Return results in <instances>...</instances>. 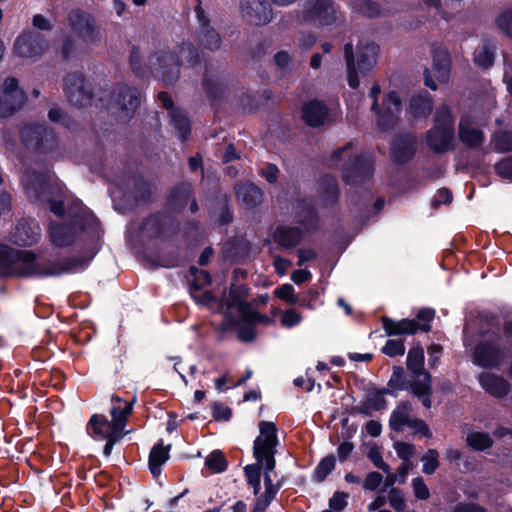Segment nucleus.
Listing matches in <instances>:
<instances>
[{
  "label": "nucleus",
  "mask_w": 512,
  "mask_h": 512,
  "mask_svg": "<svg viewBox=\"0 0 512 512\" xmlns=\"http://www.w3.org/2000/svg\"><path fill=\"white\" fill-rule=\"evenodd\" d=\"M469 124V120L461 117L458 125L459 140L470 149H479L485 141V134L481 129L472 128Z\"/></svg>",
  "instance_id": "2f4dec72"
},
{
  "label": "nucleus",
  "mask_w": 512,
  "mask_h": 512,
  "mask_svg": "<svg viewBox=\"0 0 512 512\" xmlns=\"http://www.w3.org/2000/svg\"><path fill=\"white\" fill-rule=\"evenodd\" d=\"M436 129H446L449 132L455 133V117L452 109L447 104H442L436 108L434 113V125Z\"/></svg>",
  "instance_id": "a19ab883"
},
{
  "label": "nucleus",
  "mask_w": 512,
  "mask_h": 512,
  "mask_svg": "<svg viewBox=\"0 0 512 512\" xmlns=\"http://www.w3.org/2000/svg\"><path fill=\"white\" fill-rule=\"evenodd\" d=\"M480 386L489 395L502 399L511 391V384L502 376L491 372H482L478 376Z\"/></svg>",
  "instance_id": "393cba45"
},
{
  "label": "nucleus",
  "mask_w": 512,
  "mask_h": 512,
  "mask_svg": "<svg viewBox=\"0 0 512 512\" xmlns=\"http://www.w3.org/2000/svg\"><path fill=\"white\" fill-rule=\"evenodd\" d=\"M382 328L386 336H403L415 335L418 331L428 333L431 331V325H419L416 320L403 318L401 320H394L389 316L381 317Z\"/></svg>",
  "instance_id": "aec40b11"
},
{
  "label": "nucleus",
  "mask_w": 512,
  "mask_h": 512,
  "mask_svg": "<svg viewBox=\"0 0 512 512\" xmlns=\"http://www.w3.org/2000/svg\"><path fill=\"white\" fill-rule=\"evenodd\" d=\"M126 186L130 197L135 203L147 204L151 202L155 187L144 174L140 172L133 173Z\"/></svg>",
  "instance_id": "4be33fe9"
},
{
  "label": "nucleus",
  "mask_w": 512,
  "mask_h": 512,
  "mask_svg": "<svg viewBox=\"0 0 512 512\" xmlns=\"http://www.w3.org/2000/svg\"><path fill=\"white\" fill-rule=\"evenodd\" d=\"M374 171L372 158L365 154H357L343 163L340 176L346 185L361 186L372 181Z\"/></svg>",
  "instance_id": "0eeeda50"
},
{
  "label": "nucleus",
  "mask_w": 512,
  "mask_h": 512,
  "mask_svg": "<svg viewBox=\"0 0 512 512\" xmlns=\"http://www.w3.org/2000/svg\"><path fill=\"white\" fill-rule=\"evenodd\" d=\"M373 198V194L369 189L361 192L355 191L350 198L351 204L357 209L359 213L365 212Z\"/></svg>",
  "instance_id": "69168bd1"
},
{
  "label": "nucleus",
  "mask_w": 512,
  "mask_h": 512,
  "mask_svg": "<svg viewBox=\"0 0 512 512\" xmlns=\"http://www.w3.org/2000/svg\"><path fill=\"white\" fill-rule=\"evenodd\" d=\"M48 119L56 124H60L66 129H73L76 126V121L63 109L58 106L50 108L48 111Z\"/></svg>",
  "instance_id": "4d7b16f0"
},
{
  "label": "nucleus",
  "mask_w": 512,
  "mask_h": 512,
  "mask_svg": "<svg viewBox=\"0 0 512 512\" xmlns=\"http://www.w3.org/2000/svg\"><path fill=\"white\" fill-rule=\"evenodd\" d=\"M113 106L119 109L118 120L127 123L135 115L141 103V91L139 88L118 83L110 95Z\"/></svg>",
  "instance_id": "6e6552de"
},
{
  "label": "nucleus",
  "mask_w": 512,
  "mask_h": 512,
  "mask_svg": "<svg viewBox=\"0 0 512 512\" xmlns=\"http://www.w3.org/2000/svg\"><path fill=\"white\" fill-rule=\"evenodd\" d=\"M212 215L216 217V221L221 226L228 225L233 221V210L228 198L224 197L217 200L213 207Z\"/></svg>",
  "instance_id": "603ef678"
},
{
  "label": "nucleus",
  "mask_w": 512,
  "mask_h": 512,
  "mask_svg": "<svg viewBox=\"0 0 512 512\" xmlns=\"http://www.w3.org/2000/svg\"><path fill=\"white\" fill-rule=\"evenodd\" d=\"M27 100L26 94L19 89V81L15 77H7L3 88H0V118L12 116L22 109Z\"/></svg>",
  "instance_id": "4468645a"
},
{
  "label": "nucleus",
  "mask_w": 512,
  "mask_h": 512,
  "mask_svg": "<svg viewBox=\"0 0 512 512\" xmlns=\"http://www.w3.org/2000/svg\"><path fill=\"white\" fill-rule=\"evenodd\" d=\"M247 484L253 488V494L259 495L261 490V466L258 464H248L244 467Z\"/></svg>",
  "instance_id": "6e6d98bb"
},
{
  "label": "nucleus",
  "mask_w": 512,
  "mask_h": 512,
  "mask_svg": "<svg viewBox=\"0 0 512 512\" xmlns=\"http://www.w3.org/2000/svg\"><path fill=\"white\" fill-rule=\"evenodd\" d=\"M336 457L334 454H328L323 457L312 473V479L316 483H322L326 480L329 474L335 469Z\"/></svg>",
  "instance_id": "09e8293b"
},
{
  "label": "nucleus",
  "mask_w": 512,
  "mask_h": 512,
  "mask_svg": "<svg viewBox=\"0 0 512 512\" xmlns=\"http://www.w3.org/2000/svg\"><path fill=\"white\" fill-rule=\"evenodd\" d=\"M180 53L184 62L190 68H195L202 62L201 53L192 43H183L180 47Z\"/></svg>",
  "instance_id": "bf43d9fd"
},
{
  "label": "nucleus",
  "mask_w": 512,
  "mask_h": 512,
  "mask_svg": "<svg viewBox=\"0 0 512 512\" xmlns=\"http://www.w3.org/2000/svg\"><path fill=\"white\" fill-rule=\"evenodd\" d=\"M189 273L194 277L190 283V291H201L212 283V276L207 270L199 269L194 265L189 267Z\"/></svg>",
  "instance_id": "5fc2aeb1"
},
{
  "label": "nucleus",
  "mask_w": 512,
  "mask_h": 512,
  "mask_svg": "<svg viewBox=\"0 0 512 512\" xmlns=\"http://www.w3.org/2000/svg\"><path fill=\"white\" fill-rule=\"evenodd\" d=\"M467 445L474 451H486L490 449L494 441L487 432L473 431L466 437Z\"/></svg>",
  "instance_id": "8fccbe9b"
},
{
  "label": "nucleus",
  "mask_w": 512,
  "mask_h": 512,
  "mask_svg": "<svg viewBox=\"0 0 512 512\" xmlns=\"http://www.w3.org/2000/svg\"><path fill=\"white\" fill-rule=\"evenodd\" d=\"M424 350L421 346L412 347L407 355L406 365L414 377H420L422 373H429L424 369Z\"/></svg>",
  "instance_id": "79ce46f5"
},
{
  "label": "nucleus",
  "mask_w": 512,
  "mask_h": 512,
  "mask_svg": "<svg viewBox=\"0 0 512 512\" xmlns=\"http://www.w3.org/2000/svg\"><path fill=\"white\" fill-rule=\"evenodd\" d=\"M391 390L385 387L379 389H373L368 392L367 398L363 401L364 405L367 406L368 411L373 413L375 411H382L387 408V400L385 395L391 396Z\"/></svg>",
  "instance_id": "c03bdc74"
},
{
  "label": "nucleus",
  "mask_w": 512,
  "mask_h": 512,
  "mask_svg": "<svg viewBox=\"0 0 512 512\" xmlns=\"http://www.w3.org/2000/svg\"><path fill=\"white\" fill-rule=\"evenodd\" d=\"M194 194L191 182L179 181L167 191L165 202L167 209L175 214L182 213Z\"/></svg>",
  "instance_id": "6ab92c4d"
},
{
  "label": "nucleus",
  "mask_w": 512,
  "mask_h": 512,
  "mask_svg": "<svg viewBox=\"0 0 512 512\" xmlns=\"http://www.w3.org/2000/svg\"><path fill=\"white\" fill-rule=\"evenodd\" d=\"M405 343L403 339H389L382 347L381 352L388 357L403 356L405 354Z\"/></svg>",
  "instance_id": "338daca9"
},
{
  "label": "nucleus",
  "mask_w": 512,
  "mask_h": 512,
  "mask_svg": "<svg viewBox=\"0 0 512 512\" xmlns=\"http://www.w3.org/2000/svg\"><path fill=\"white\" fill-rule=\"evenodd\" d=\"M300 216L299 223L306 232H316L319 229L320 218L313 205L305 206Z\"/></svg>",
  "instance_id": "864d4df0"
},
{
  "label": "nucleus",
  "mask_w": 512,
  "mask_h": 512,
  "mask_svg": "<svg viewBox=\"0 0 512 512\" xmlns=\"http://www.w3.org/2000/svg\"><path fill=\"white\" fill-rule=\"evenodd\" d=\"M503 336L512 340V319L503 323L502 334L499 331L487 330L472 351L473 363L484 369H495L507 358V348L501 344Z\"/></svg>",
  "instance_id": "7ed1b4c3"
},
{
  "label": "nucleus",
  "mask_w": 512,
  "mask_h": 512,
  "mask_svg": "<svg viewBox=\"0 0 512 512\" xmlns=\"http://www.w3.org/2000/svg\"><path fill=\"white\" fill-rule=\"evenodd\" d=\"M129 65L133 74L138 78H145L147 67L141 60V53L137 46H132L129 54Z\"/></svg>",
  "instance_id": "052dcab7"
},
{
  "label": "nucleus",
  "mask_w": 512,
  "mask_h": 512,
  "mask_svg": "<svg viewBox=\"0 0 512 512\" xmlns=\"http://www.w3.org/2000/svg\"><path fill=\"white\" fill-rule=\"evenodd\" d=\"M41 238L38 222L32 218H21L10 235L12 244L18 247H31Z\"/></svg>",
  "instance_id": "a211bd4d"
},
{
  "label": "nucleus",
  "mask_w": 512,
  "mask_h": 512,
  "mask_svg": "<svg viewBox=\"0 0 512 512\" xmlns=\"http://www.w3.org/2000/svg\"><path fill=\"white\" fill-rule=\"evenodd\" d=\"M417 152V137L411 132H400L390 142V159L396 165L409 163Z\"/></svg>",
  "instance_id": "2eb2a0df"
},
{
  "label": "nucleus",
  "mask_w": 512,
  "mask_h": 512,
  "mask_svg": "<svg viewBox=\"0 0 512 512\" xmlns=\"http://www.w3.org/2000/svg\"><path fill=\"white\" fill-rule=\"evenodd\" d=\"M169 118L177 138L182 143L186 142L191 135V121L188 113L182 108L173 109L169 112Z\"/></svg>",
  "instance_id": "f704fd0d"
},
{
  "label": "nucleus",
  "mask_w": 512,
  "mask_h": 512,
  "mask_svg": "<svg viewBox=\"0 0 512 512\" xmlns=\"http://www.w3.org/2000/svg\"><path fill=\"white\" fill-rule=\"evenodd\" d=\"M22 145L38 155L54 157L58 154L59 138L46 123L27 122L19 129Z\"/></svg>",
  "instance_id": "20e7f679"
},
{
  "label": "nucleus",
  "mask_w": 512,
  "mask_h": 512,
  "mask_svg": "<svg viewBox=\"0 0 512 512\" xmlns=\"http://www.w3.org/2000/svg\"><path fill=\"white\" fill-rule=\"evenodd\" d=\"M495 150L498 153L512 152V130H502L494 136Z\"/></svg>",
  "instance_id": "0e129e2a"
},
{
  "label": "nucleus",
  "mask_w": 512,
  "mask_h": 512,
  "mask_svg": "<svg viewBox=\"0 0 512 512\" xmlns=\"http://www.w3.org/2000/svg\"><path fill=\"white\" fill-rule=\"evenodd\" d=\"M139 231L148 240L166 241L179 233L180 222L168 212L158 210L143 218Z\"/></svg>",
  "instance_id": "39448f33"
},
{
  "label": "nucleus",
  "mask_w": 512,
  "mask_h": 512,
  "mask_svg": "<svg viewBox=\"0 0 512 512\" xmlns=\"http://www.w3.org/2000/svg\"><path fill=\"white\" fill-rule=\"evenodd\" d=\"M412 411L410 401H401L392 411L389 418V427L395 432H402L405 426H409L412 418L409 417Z\"/></svg>",
  "instance_id": "e433bc0d"
},
{
  "label": "nucleus",
  "mask_w": 512,
  "mask_h": 512,
  "mask_svg": "<svg viewBox=\"0 0 512 512\" xmlns=\"http://www.w3.org/2000/svg\"><path fill=\"white\" fill-rule=\"evenodd\" d=\"M421 376H423L422 379L415 377L413 381H410L408 390L420 400L425 408L429 409L432 406V376L430 373H422Z\"/></svg>",
  "instance_id": "7c9ffc66"
},
{
  "label": "nucleus",
  "mask_w": 512,
  "mask_h": 512,
  "mask_svg": "<svg viewBox=\"0 0 512 512\" xmlns=\"http://www.w3.org/2000/svg\"><path fill=\"white\" fill-rule=\"evenodd\" d=\"M67 214L69 223L54 222L50 225V238L55 246L63 248L72 245L78 231L98 235L100 221L80 200L68 205Z\"/></svg>",
  "instance_id": "f03ea898"
},
{
  "label": "nucleus",
  "mask_w": 512,
  "mask_h": 512,
  "mask_svg": "<svg viewBox=\"0 0 512 512\" xmlns=\"http://www.w3.org/2000/svg\"><path fill=\"white\" fill-rule=\"evenodd\" d=\"M410 380L402 366H393L392 375L387 383V389H390L391 396L397 397L398 391L408 390Z\"/></svg>",
  "instance_id": "37998d69"
},
{
  "label": "nucleus",
  "mask_w": 512,
  "mask_h": 512,
  "mask_svg": "<svg viewBox=\"0 0 512 512\" xmlns=\"http://www.w3.org/2000/svg\"><path fill=\"white\" fill-rule=\"evenodd\" d=\"M64 92L68 101L77 107L90 106L93 103L92 85L81 72H70L63 79Z\"/></svg>",
  "instance_id": "1a4fd4ad"
},
{
  "label": "nucleus",
  "mask_w": 512,
  "mask_h": 512,
  "mask_svg": "<svg viewBox=\"0 0 512 512\" xmlns=\"http://www.w3.org/2000/svg\"><path fill=\"white\" fill-rule=\"evenodd\" d=\"M205 466L215 473H223L228 468V461L222 451L214 450L206 458Z\"/></svg>",
  "instance_id": "13d9d810"
},
{
  "label": "nucleus",
  "mask_w": 512,
  "mask_h": 512,
  "mask_svg": "<svg viewBox=\"0 0 512 512\" xmlns=\"http://www.w3.org/2000/svg\"><path fill=\"white\" fill-rule=\"evenodd\" d=\"M236 195L248 209H254L263 202V190L255 183L247 182L236 187Z\"/></svg>",
  "instance_id": "72a5a7b5"
},
{
  "label": "nucleus",
  "mask_w": 512,
  "mask_h": 512,
  "mask_svg": "<svg viewBox=\"0 0 512 512\" xmlns=\"http://www.w3.org/2000/svg\"><path fill=\"white\" fill-rule=\"evenodd\" d=\"M432 69L439 82H446L450 75L451 57L448 50L442 46L433 45L431 48Z\"/></svg>",
  "instance_id": "c85d7f7f"
},
{
  "label": "nucleus",
  "mask_w": 512,
  "mask_h": 512,
  "mask_svg": "<svg viewBox=\"0 0 512 512\" xmlns=\"http://www.w3.org/2000/svg\"><path fill=\"white\" fill-rule=\"evenodd\" d=\"M243 18L251 25L264 26L273 19V10L268 0H241Z\"/></svg>",
  "instance_id": "f3484780"
},
{
  "label": "nucleus",
  "mask_w": 512,
  "mask_h": 512,
  "mask_svg": "<svg viewBox=\"0 0 512 512\" xmlns=\"http://www.w3.org/2000/svg\"><path fill=\"white\" fill-rule=\"evenodd\" d=\"M198 43L207 50L216 51L221 46V36L210 25L200 27L197 32Z\"/></svg>",
  "instance_id": "ea45409f"
},
{
  "label": "nucleus",
  "mask_w": 512,
  "mask_h": 512,
  "mask_svg": "<svg viewBox=\"0 0 512 512\" xmlns=\"http://www.w3.org/2000/svg\"><path fill=\"white\" fill-rule=\"evenodd\" d=\"M301 18L307 24L332 26L337 21V7L333 0H313L305 4Z\"/></svg>",
  "instance_id": "9b49d317"
},
{
  "label": "nucleus",
  "mask_w": 512,
  "mask_h": 512,
  "mask_svg": "<svg viewBox=\"0 0 512 512\" xmlns=\"http://www.w3.org/2000/svg\"><path fill=\"white\" fill-rule=\"evenodd\" d=\"M324 293V288L312 286L307 292L299 295L298 305L308 309H314L318 305L320 295Z\"/></svg>",
  "instance_id": "680f3d73"
},
{
  "label": "nucleus",
  "mask_w": 512,
  "mask_h": 512,
  "mask_svg": "<svg viewBox=\"0 0 512 512\" xmlns=\"http://www.w3.org/2000/svg\"><path fill=\"white\" fill-rule=\"evenodd\" d=\"M434 108L433 96L427 90H421L409 99L408 112L415 120L428 118Z\"/></svg>",
  "instance_id": "a878e982"
},
{
  "label": "nucleus",
  "mask_w": 512,
  "mask_h": 512,
  "mask_svg": "<svg viewBox=\"0 0 512 512\" xmlns=\"http://www.w3.org/2000/svg\"><path fill=\"white\" fill-rule=\"evenodd\" d=\"M377 115V127L382 132H388L395 128L400 120L402 111V99L394 90L386 93L379 109L371 110Z\"/></svg>",
  "instance_id": "f8f14e48"
},
{
  "label": "nucleus",
  "mask_w": 512,
  "mask_h": 512,
  "mask_svg": "<svg viewBox=\"0 0 512 512\" xmlns=\"http://www.w3.org/2000/svg\"><path fill=\"white\" fill-rule=\"evenodd\" d=\"M495 53L493 46L485 41L481 47H478L474 52L473 61L476 66L482 69H488L494 64Z\"/></svg>",
  "instance_id": "de8ad7c7"
},
{
  "label": "nucleus",
  "mask_w": 512,
  "mask_h": 512,
  "mask_svg": "<svg viewBox=\"0 0 512 512\" xmlns=\"http://www.w3.org/2000/svg\"><path fill=\"white\" fill-rule=\"evenodd\" d=\"M68 23L72 32L88 43L100 41V28L92 14L80 8L73 9L68 14Z\"/></svg>",
  "instance_id": "ddd939ff"
},
{
  "label": "nucleus",
  "mask_w": 512,
  "mask_h": 512,
  "mask_svg": "<svg viewBox=\"0 0 512 512\" xmlns=\"http://www.w3.org/2000/svg\"><path fill=\"white\" fill-rule=\"evenodd\" d=\"M277 426L271 421H261L259 423V435L253 443V457L255 464L261 466L262 459L270 458L276 455L279 439L277 435Z\"/></svg>",
  "instance_id": "9d476101"
},
{
  "label": "nucleus",
  "mask_w": 512,
  "mask_h": 512,
  "mask_svg": "<svg viewBox=\"0 0 512 512\" xmlns=\"http://www.w3.org/2000/svg\"><path fill=\"white\" fill-rule=\"evenodd\" d=\"M354 10L368 19L379 18L382 15V7L375 0H355Z\"/></svg>",
  "instance_id": "3c124183"
},
{
  "label": "nucleus",
  "mask_w": 512,
  "mask_h": 512,
  "mask_svg": "<svg viewBox=\"0 0 512 512\" xmlns=\"http://www.w3.org/2000/svg\"><path fill=\"white\" fill-rule=\"evenodd\" d=\"M149 65L155 77L167 85H172L180 77V68L183 62L176 52L167 48L152 54L149 57Z\"/></svg>",
  "instance_id": "423d86ee"
},
{
  "label": "nucleus",
  "mask_w": 512,
  "mask_h": 512,
  "mask_svg": "<svg viewBox=\"0 0 512 512\" xmlns=\"http://www.w3.org/2000/svg\"><path fill=\"white\" fill-rule=\"evenodd\" d=\"M202 85L206 97L211 101V106L220 103L228 89L226 81L213 79L207 75H204Z\"/></svg>",
  "instance_id": "4c0bfd02"
},
{
  "label": "nucleus",
  "mask_w": 512,
  "mask_h": 512,
  "mask_svg": "<svg viewBox=\"0 0 512 512\" xmlns=\"http://www.w3.org/2000/svg\"><path fill=\"white\" fill-rule=\"evenodd\" d=\"M65 192L61 187H57L48 197H45L40 202L47 203L49 210L55 216L62 218L65 216L67 210L65 209Z\"/></svg>",
  "instance_id": "49530a36"
},
{
  "label": "nucleus",
  "mask_w": 512,
  "mask_h": 512,
  "mask_svg": "<svg viewBox=\"0 0 512 512\" xmlns=\"http://www.w3.org/2000/svg\"><path fill=\"white\" fill-rule=\"evenodd\" d=\"M339 184L332 175H325L321 179V200L325 207L334 206L339 201Z\"/></svg>",
  "instance_id": "58836bf2"
},
{
  "label": "nucleus",
  "mask_w": 512,
  "mask_h": 512,
  "mask_svg": "<svg viewBox=\"0 0 512 512\" xmlns=\"http://www.w3.org/2000/svg\"><path fill=\"white\" fill-rule=\"evenodd\" d=\"M136 398L133 397L131 400H125L119 396L113 395L111 397V409L110 415L112 417L113 429L118 431H125V427L128 422V417L133 412V406Z\"/></svg>",
  "instance_id": "b1692460"
},
{
  "label": "nucleus",
  "mask_w": 512,
  "mask_h": 512,
  "mask_svg": "<svg viewBox=\"0 0 512 512\" xmlns=\"http://www.w3.org/2000/svg\"><path fill=\"white\" fill-rule=\"evenodd\" d=\"M95 252L89 256H56L40 263L39 254L33 250L17 249L0 242V278L31 279L59 277L85 270L93 259Z\"/></svg>",
  "instance_id": "f257e3e1"
},
{
  "label": "nucleus",
  "mask_w": 512,
  "mask_h": 512,
  "mask_svg": "<svg viewBox=\"0 0 512 512\" xmlns=\"http://www.w3.org/2000/svg\"><path fill=\"white\" fill-rule=\"evenodd\" d=\"M344 57L346 61L348 85L351 89H357L360 85V80L356 69L355 56L351 43L344 45Z\"/></svg>",
  "instance_id": "a18cd8bd"
},
{
  "label": "nucleus",
  "mask_w": 512,
  "mask_h": 512,
  "mask_svg": "<svg viewBox=\"0 0 512 512\" xmlns=\"http://www.w3.org/2000/svg\"><path fill=\"white\" fill-rule=\"evenodd\" d=\"M171 444L164 446L162 442L155 444L149 453L148 467L154 478L160 476L162 465L169 460Z\"/></svg>",
  "instance_id": "c9c22d12"
},
{
  "label": "nucleus",
  "mask_w": 512,
  "mask_h": 512,
  "mask_svg": "<svg viewBox=\"0 0 512 512\" xmlns=\"http://www.w3.org/2000/svg\"><path fill=\"white\" fill-rule=\"evenodd\" d=\"M86 433L96 441H103L113 430L112 421L104 414H93L87 424Z\"/></svg>",
  "instance_id": "473e14b6"
},
{
  "label": "nucleus",
  "mask_w": 512,
  "mask_h": 512,
  "mask_svg": "<svg viewBox=\"0 0 512 512\" xmlns=\"http://www.w3.org/2000/svg\"><path fill=\"white\" fill-rule=\"evenodd\" d=\"M425 142L430 150L435 154H445L453 151L455 145V133L446 129H436L431 127L425 133Z\"/></svg>",
  "instance_id": "5701e85b"
},
{
  "label": "nucleus",
  "mask_w": 512,
  "mask_h": 512,
  "mask_svg": "<svg viewBox=\"0 0 512 512\" xmlns=\"http://www.w3.org/2000/svg\"><path fill=\"white\" fill-rule=\"evenodd\" d=\"M249 290L250 288L247 284H236V282L233 281L229 289L230 303L228 307L233 308L235 305L245 302V298L248 296Z\"/></svg>",
  "instance_id": "e2e57ef3"
},
{
  "label": "nucleus",
  "mask_w": 512,
  "mask_h": 512,
  "mask_svg": "<svg viewBox=\"0 0 512 512\" xmlns=\"http://www.w3.org/2000/svg\"><path fill=\"white\" fill-rule=\"evenodd\" d=\"M300 112L301 119L307 126L318 128L326 123L330 110L323 100L314 98L303 102Z\"/></svg>",
  "instance_id": "412c9836"
},
{
  "label": "nucleus",
  "mask_w": 512,
  "mask_h": 512,
  "mask_svg": "<svg viewBox=\"0 0 512 512\" xmlns=\"http://www.w3.org/2000/svg\"><path fill=\"white\" fill-rule=\"evenodd\" d=\"M379 46L375 42L366 43L357 47V63L356 69L363 76L367 75L375 66Z\"/></svg>",
  "instance_id": "c756f323"
},
{
  "label": "nucleus",
  "mask_w": 512,
  "mask_h": 512,
  "mask_svg": "<svg viewBox=\"0 0 512 512\" xmlns=\"http://www.w3.org/2000/svg\"><path fill=\"white\" fill-rule=\"evenodd\" d=\"M303 238L300 227L279 225L272 233L273 241L282 249L291 250L295 248Z\"/></svg>",
  "instance_id": "cd10ccee"
},
{
  "label": "nucleus",
  "mask_w": 512,
  "mask_h": 512,
  "mask_svg": "<svg viewBox=\"0 0 512 512\" xmlns=\"http://www.w3.org/2000/svg\"><path fill=\"white\" fill-rule=\"evenodd\" d=\"M48 47L45 36L35 31H24L15 40L14 52L20 57L41 56Z\"/></svg>",
  "instance_id": "dca6fc26"
},
{
  "label": "nucleus",
  "mask_w": 512,
  "mask_h": 512,
  "mask_svg": "<svg viewBox=\"0 0 512 512\" xmlns=\"http://www.w3.org/2000/svg\"><path fill=\"white\" fill-rule=\"evenodd\" d=\"M496 26L506 36L512 38V8L506 9L498 15Z\"/></svg>",
  "instance_id": "774afa93"
},
{
  "label": "nucleus",
  "mask_w": 512,
  "mask_h": 512,
  "mask_svg": "<svg viewBox=\"0 0 512 512\" xmlns=\"http://www.w3.org/2000/svg\"><path fill=\"white\" fill-rule=\"evenodd\" d=\"M58 186L50 183L49 176L40 171L33 170L28 174L27 188L33 193L36 201H41L48 197Z\"/></svg>",
  "instance_id": "bb28decb"
}]
</instances>
